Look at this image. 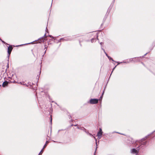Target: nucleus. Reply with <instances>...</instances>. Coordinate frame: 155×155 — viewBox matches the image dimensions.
<instances>
[{
	"mask_svg": "<svg viewBox=\"0 0 155 155\" xmlns=\"http://www.w3.org/2000/svg\"><path fill=\"white\" fill-rule=\"evenodd\" d=\"M99 100L96 99H91L89 100L88 103L91 104H95L98 103Z\"/></svg>",
	"mask_w": 155,
	"mask_h": 155,
	"instance_id": "obj_1",
	"label": "nucleus"
},
{
	"mask_svg": "<svg viewBox=\"0 0 155 155\" xmlns=\"http://www.w3.org/2000/svg\"><path fill=\"white\" fill-rule=\"evenodd\" d=\"M13 49V47L11 45L9 46L8 47V55H9L11 54V51Z\"/></svg>",
	"mask_w": 155,
	"mask_h": 155,
	"instance_id": "obj_2",
	"label": "nucleus"
},
{
	"mask_svg": "<svg viewBox=\"0 0 155 155\" xmlns=\"http://www.w3.org/2000/svg\"><path fill=\"white\" fill-rule=\"evenodd\" d=\"M102 130L100 128L99 131V132L97 134V136L98 137L100 138L101 137V135H102Z\"/></svg>",
	"mask_w": 155,
	"mask_h": 155,
	"instance_id": "obj_3",
	"label": "nucleus"
},
{
	"mask_svg": "<svg viewBox=\"0 0 155 155\" xmlns=\"http://www.w3.org/2000/svg\"><path fill=\"white\" fill-rule=\"evenodd\" d=\"M8 83V82L7 81H5L4 82L2 86L3 87H5L6 86H7Z\"/></svg>",
	"mask_w": 155,
	"mask_h": 155,
	"instance_id": "obj_4",
	"label": "nucleus"
},
{
	"mask_svg": "<svg viewBox=\"0 0 155 155\" xmlns=\"http://www.w3.org/2000/svg\"><path fill=\"white\" fill-rule=\"evenodd\" d=\"M131 153H137V151L134 149H133L131 150Z\"/></svg>",
	"mask_w": 155,
	"mask_h": 155,
	"instance_id": "obj_5",
	"label": "nucleus"
},
{
	"mask_svg": "<svg viewBox=\"0 0 155 155\" xmlns=\"http://www.w3.org/2000/svg\"><path fill=\"white\" fill-rule=\"evenodd\" d=\"M48 141H46V142L45 144V145H44V146L43 147V149H44L47 146V145L48 144Z\"/></svg>",
	"mask_w": 155,
	"mask_h": 155,
	"instance_id": "obj_6",
	"label": "nucleus"
},
{
	"mask_svg": "<svg viewBox=\"0 0 155 155\" xmlns=\"http://www.w3.org/2000/svg\"><path fill=\"white\" fill-rule=\"evenodd\" d=\"M44 149H43V148L41 150V151L40 152V153H39V154H40V155H41L42 154V153H43V152H44Z\"/></svg>",
	"mask_w": 155,
	"mask_h": 155,
	"instance_id": "obj_7",
	"label": "nucleus"
},
{
	"mask_svg": "<svg viewBox=\"0 0 155 155\" xmlns=\"http://www.w3.org/2000/svg\"><path fill=\"white\" fill-rule=\"evenodd\" d=\"M45 38H44V40H43V38H42V41L43 42L44 41V40H45V41H46L47 40V39H45Z\"/></svg>",
	"mask_w": 155,
	"mask_h": 155,
	"instance_id": "obj_8",
	"label": "nucleus"
},
{
	"mask_svg": "<svg viewBox=\"0 0 155 155\" xmlns=\"http://www.w3.org/2000/svg\"><path fill=\"white\" fill-rule=\"evenodd\" d=\"M105 54H106V55L107 56H108L107 54L105 52Z\"/></svg>",
	"mask_w": 155,
	"mask_h": 155,
	"instance_id": "obj_9",
	"label": "nucleus"
},
{
	"mask_svg": "<svg viewBox=\"0 0 155 155\" xmlns=\"http://www.w3.org/2000/svg\"><path fill=\"white\" fill-rule=\"evenodd\" d=\"M51 121H52V118H51Z\"/></svg>",
	"mask_w": 155,
	"mask_h": 155,
	"instance_id": "obj_10",
	"label": "nucleus"
}]
</instances>
